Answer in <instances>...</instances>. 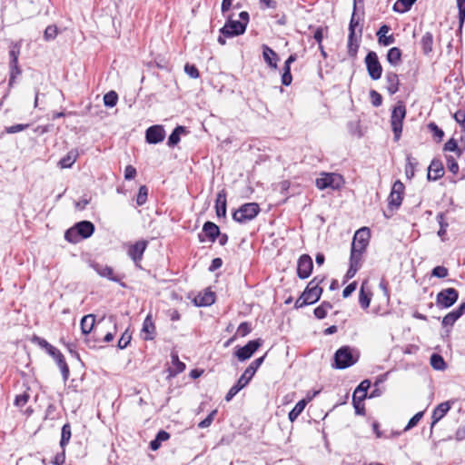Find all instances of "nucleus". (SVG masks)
<instances>
[{
    "label": "nucleus",
    "instance_id": "obj_1",
    "mask_svg": "<svg viewBox=\"0 0 465 465\" xmlns=\"http://www.w3.org/2000/svg\"><path fill=\"white\" fill-rule=\"evenodd\" d=\"M265 355L257 358L245 369L237 382L229 390L225 396V401H230L242 389H243L254 376L258 368L262 365Z\"/></svg>",
    "mask_w": 465,
    "mask_h": 465
},
{
    "label": "nucleus",
    "instance_id": "obj_2",
    "mask_svg": "<svg viewBox=\"0 0 465 465\" xmlns=\"http://www.w3.org/2000/svg\"><path fill=\"white\" fill-rule=\"evenodd\" d=\"M240 20H233L229 17L224 25L220 29L223 36L233 37L244 34L249 23L250 15L248 12L242 11L239 14Z\"/></svg>",
    "mask_w": 465,
    "mask_h": 465
},
{
    "label": "nucleus",
    "instance_id": "obj_3",
    "mask_svg": "<svg viewBox=\"0 0 465 465\" xmlns=\"http://www.w3.org/2000/svg\"><path fill=\"white\" fill-rule=\"evenodd\" d=\"M94 232V225L91 222L82 221L67 230L64 238L70 242H77L80 238L85 239L90 237Z\"/></svg>",
    "mask_w": 465,
    "mask_h": 465
},
{
    "label": "nucleus",
    "instance_id": "obj_4",
    "mask_svg": "<svg viewBox=\"0 0 465 465\" xmlns=\"http://www.w3.org/2000/svg\"><path fill=\"white\" fill-rule=\"evenodd\" d=\"M359 360V354L349 346H342L334 354V367L346 369L355 364Z\"/></svg>",
    "mask_w": 465,
    "mask_h": 465
},
{
    "label": "nucleus",
    "instance_id": "obj_5",
    "mask_svg": "<svg viewBox=\"0 0 465 465\" xmlns=\"http://www.w3.org/2000/svg\"><path fill=\"white\" fill-rule=\"evenodd\" d=\"M320 300V281L314 278L305 291L302 292L301 297L296 301L295 306L297 308L303 307L305 305L313 304Z\"/></svg>",
    "mask_w": 465,
    "mask_h": 465
},
{
    "label": "nucleus",
    "instance_id": "obj_6",
    "mask_svg": "<svg viewBox=\"0 0 465 465\" xmlns=\"http://www.w3.org/2000/svg\"><path fill=\"white\" fill-rule=\"evenodd\" d=\"M406 116V107L403 102L400 101L393 107L391 115V124L394 134V140L398 141L402 132V123Z\"/></svg>",
    "mask_w": 465,
    "mask_h": 465
},
{
    "label": "nucleus",
    "instance_id": "obj_7",
    "mask_svg": "<svg viewBox=\"0 0 465 465\" xmlns=\"http://www.w3.org/2000/svg\"><path fill=\"white\" fill-rule=\"evenodd\" d=\"M260 213L259 204L256 203H248L242 204L232 213V219L240 223H245L253 220Z\"/></svg>",
    "mask_w": 465,
    "mask_h": 465
},
{
    "label": "nucleus",
    "instance_id": "obj_8",
    "mask_svg": "<svg viewBox=\"0 0 465 465\" xmlns=\"http://www.w3.org/2000/svg\"><path fill=\"white\" fill-rule=\"evenodd\" d=\"M344 184L345 179L341 174L322 172V190L340 191Z\"/></svg>",
    "mask_w": 465,
    "mask_h": 465
},
{
    "label": "nucleus",
    "instance_id": "obj_9",
    "mask_svg": "<svg viewBox=\"0 0 465 465\" xmlns=\"http://www.w3.org/2000/svg\"><path fill=\"white\" fill-rule=\"evenodd\" d=\"M365 64L370 77L372 80H378L382 74V66L379 61L378 55L374 51H370L365 57Z\"/></svg>",
    "mask_w": 465,
    "mask_h": 465
},
{
    "label": "nucleus",
    "instance_id": "obj_10",
    "mask_svg": "<svg viewBox=\"0 0 465 465\" xmlns=\"http://www.w3.org/2000/svg\"><path fill=\"white\" fill-rule=\"evenodd\" d=\"M404 189L405 186L400 180H397L393 183L388 198V205L391 210L398 209L401 206L403 200Z\"/></svg>",
    "mask_w": 465,
    "mask_h": 465
},
{
    "label": "nucleus",
    "instance_id": "obj_11",
    "mask_svg": "<svg viewBox=\"0 0 465 465\" xmlns=\"http://www.w3.org/2000/svg\"><path fill=\"white\" fill-rule=\"evenodd\" d=\"M459 298V292L454 288L440 291L436 296V303L441 308H450Z\"/></svg>",
    "mask_w": 465,
    "mask_h": 465
},
{
    "label": "nucleus",
    "instance_id": "obj_12",
    "mask_svg": "<svg viewBox=\"0 0 465 465\" xmlns=\"http://www.w3.org/2000/svg\"><path fill=\"white\" fill-rule=\"evenodd\" d=\"M262 344V340L256 339L247 342L242 348H237L235 351V356L241 361H246L250 359L252 354L259 349V347Z\"/></svg>",
    "mask_w": 465,
    "mask_h": 465
},
{
    "label": "nucleus",
    "instance_id": "obj_13",
    "mask_svg": "<svg viewBox=\"0 0 465 465\" xmlns=\"http://www.w3.org/2000/svg\"><path fill=\"white\" fill-rule=\"evenodd\" d=\"M370 239V230L366 227H363L358 230L353 237L351 242V249L358 250L361 252H365Z\"/></svg>",
    "mask_w": 465,
    "mask_h": 465
},
{
    "label": "nucleus",
    "instance_id": "obj_14",
    "mask_svg": "<svg viewBox=\"0 0 465 465\" xmlns=\"http://www.w3.org/2000/svg\"><path fill=\"white\" fill-rule=\"evenodd\" d=\"M47 353L55 361L57 366L61 370L63 380L65 382L69 378L70 371L64 355L54 346L49 348V351Z\"/></svg>",
    "mask_w": 465,
    "mask_h": 465
},
{
    "label": "nucleus",
    "instance_id": "obj_15",
    "mask_svg": "<svg viewBox=\"0 0 465 465\" xmlns=\"http://www.w3.org/2000/svg\"><path fill=\"white\" fill-rule=\"evenodd\" d=\"M165 131L162 125L150 126L145 132V140L148 143L155 144L163 141Z\"/></svg>",
    "mask_w": 465,
    "mask_h": 465
},
{
    "label": "nucleus",
    "instance_id": "obj_16",
    "mask_svg": "<svg viewBox=\"0 0 465 465\" xmlns=\"http://www.w3.org/2000/svg\"><path fill=\"white\" fill-rule=\"evenodd\" d=\"M371 387L369 380L362 381L353 392L352 401L356 409V412L360 413L359 404L367 397V391Z\"/></svg>",
    "mask_w": 465,
    "mask_h": 465
},
{
    "label": "nucleus",
    "instance_id": "obj_17",
    "mask_svg": "<svg viewBox=\"0 0 465 465\" xmlns=\"http://www.w3.org/2000/svg\"><path fill=\"white\" fill-rule=\"evenodd\" d=\"M313 264L311 257L303 254L300 257L297 264V273L300 278H308L312 271Z\"/></svg>",
    "mask_w": 465,
    "mask_h": 465
},
{
    "label": "nucleus",
    "instance_id": "obj_18",
    "mask_svg": "<svg viewBox=\"0 0 465 465\" xmlns=\"http://www.w3.org/2000/svg\"><path fill=\"white\" fill-rule=\"evenodd\" d=\"M453 401H444L437 405V407L433 410L431 419L432 422L430 424V430L432 431L433 427L436 423H438L450 410Z\"/></svg>",
    "mask_w": 465,
    "mask_h": 465
},
{
    "label": "nucleus",
    "instance_id": "obj_19",
    "mask_svg": "<svg viewBox=\"0 0 465 465\" xmlns=\"http://www.w3.org/2000/svg\"><path fill=\"white\" fill-rule=\"evenodd\" d=\"M146 247V241H138L134 244L131 245L128 249V255L135 262L136 265H138V262H141Z\"/></svg>",
    "mask_w": 465,
    "mask_h": 465
},
{
    "label": "nucleus",
    "instance_id": "obj_20",
    "mask_svg": "<svg viewBox=\"0 0 465 465\" xmlns=\"http://www.w3.org/2000/svg\"><path fill=\"white\" fill-rule=\"evenodd\" d=\"M465 312V302L461 303L457 309L451 311L442 319L443 327H452L458 319H460Z\"/></svg>",
    "mask_w": 465,
    "mask_h": 465
},
{
    "label": "nucleus",
    "instance_id": "obj_21",
    "mask_svg": "<svg viewBox=\"0 0 465 465\" xmlns=\"http://www.w3.org/2000/svg\"><path fill=\"white\" fill-rule=\"evenodd\" d=\"M444 174L443 164L440 160L433 159L428 168L427 178L429 180L436 181L442 177Z\"/></svg>",
    "mask_w": 465,
    "mask_h": 465
},
{
    "label": "nucleus",
    "instance_id": "obj_22",
    "mask_svg": "<svg viewBox=\"0 0 465 465\" xmlns=\"http://www.w3.org/2000/svg\"><path fill=\"white\" fill-rule=\"evenodd\" d=\"M391 31V27L387 25H382L377 32L378 43L381 45L388 46L392 45L395 42V37L393 35H389L388 33Z\"/></svg>",
    "mask_w": 465,
    "mask_h": 465
},
{
    "label": "nucleus",
    "instance_id": "obj_23",
    "mask_svg": "<svg viewBox=\"0 0 465 465\" xmlns=\"http://www.w3.org/2000/svg\"><path fill=\"white\" fill-rule=\"evenodd\" d=\"M155 334V326L152 320V316L149 314L143 321V328H142V335L143 340L152 341L154 338Z\"/></svg>",
    "mask_w": 465,
    "mask_h": 465
},
{
    "label": "nucleus",
    "instance_id": "obj_24",
    "mask_svg": "<svg viewBox=\"0 0 465 465\" xmlns=\"http://www.w3.org/2000/svg\"><path fill=\"white\" fill-rule=\"evenodd\" d=\"M386 88L390 94H394L399 91L400 80L399 76L394 72H387L386 74Z\"/></svg>",
    "mask_w": 465,
    "mask_h": 465
},
{
    "label": "nucleus",
    "instance_id": "obj_25",
    "mask_svg": "<svg viewBox=\"0 0 465 465\" xmlns=\"http://www.w3.org/2000/svg\"><path fill=\"white\" fill-rule=\"evenodd\" d=\"M196 306H210L215 302V294L213 292L206 291L199 293L193 300Z\"/></svg>",
    "mask_w": 465,
    "mask_h": 465
},
{
    "label": "nucleus",
    "instance_id": "obj_26",
    "mask_svg": "<svg viewBox=\"0 0 465 465\" xmlns=\"http://www.w3.org/2000/svg\"><path fill=\"white\" fill-rule=\"evenodd\" d=\"M215 210L218 217L226 216V193L224 190H222L217 193L216 201H215Z\"/></svg>",
    "mask_w": 465,
    "mask_h": 465
},
{
    "label": "nucleus",
    "instance_id": "obj_27",
    "mask_svg": "<svg viewBox=\"0 0 465 465\" xmlns=\"http://www.w3.org/2000/svg\"><path fill=\"white\" fill-rule=\"evenodd\" d=\"M262 56L266 64L272 68H277V62L279 60L278 54L268 45H262Z\"/></svg>",
    "mask_w": 465,
    "mask_h": 465
},
{
    "label": "nucleus",
    "instance_id": "obj_28",
    "mask_svg": "<svg viewBox=\"0 0 465 465\" xmlns=\"http://www.w3.org/2000/svg\"><path fill=\"white\" fill-rule=\"evenodd\" d=\"M92 267L100 276L107 278L113 282L119 281V279L114 276V270L112 267H109L107 265H102L99 263H93Z\"/></svg>",
    "mask_w": 465,
    "mask_h": 465
},
{
    "label": "nucleus",
    "instance_id": "obj_29",
    "mask_svg": "<svg viewBox=\"0 0 465 465\" xmlns=\"http://www.w3.org/2000/svg\"><path fill=\"white\" fill-rule=\"evenodd\" d=\"M203 232L212 242H213L220 235V229L214 223L206 222L203 226Z\"/></svg>",
    "mask_w": 465,
    "mask_h": 465
},
{
    "label": "nucleus",
    "instance_id": "obj_30",
    "mask_svg": "<svg viewBox=\"0 0 465 465\" xmlns=\"http://www.w3.org/2000/svg\"><path fill=\"white\" fill-rule=\"evenodd\" d=\"M41 0H38V2L35 3L33 1H28L25 3L24 6L22 7V15L26 17H32L41 12L40 9V2Z\"/></svg>",
    "mask_w": 465,
    "mask_h": 465
},
{
    "label": "nucleus",
    "instance_id": "obj_31",
    "mask_svg": "<svg viewBox=\"0 0 465 465\" xmlns=\"http://www.w3.org/2000/svg\"><path fill=\"white\" fill-rule=\"evenodd\" d=\"M78 157L77 150H71L58 163L61 168H70Z\"/></svg>",
    "mask_w": 465,
    "mask_h": 465
},
{
    "label": "nucleus",
    "instance_id": "obj_32",
    "mask_svg": "<svg viewBox=\"0 0 465 465\" xmlns=\"http://www.w3.org/2000/svg\"><path fill=\"white\" fill-rule=\"evenodd\" d=\"M95 322V317L94 314H87L81 320V330L83 334H88L92 331Z\"/></svg>",
    "mask_w": 465,
    "mask_h": 465
},
{
    "label": "nucleus",
    "instance_id": "obj_33",
    "mask_svg": "<svg viewBox=\"0 0 465 465\" xmlns=\"http://www.w3.org/2000/svg\"><path fill=\"white\" fill-rule=\"evenodd\" d=\"M420 45L425 54H429L432 52L433 45V35L431 33H425L420 39Z\"/></svg>",
    "mask_w": 465,
    "mask_h": 465
},
{
    "label": "nucleus",
    "instance_id": "obj_34",
    "mask_svg": "<svg viewBox=\"0 0 465 465\" xmlns=\"http://www.w3.org/2000/svg\"><path fill=\"white\" fill-rule=\"evenodd\" d=\"M366 282H362L359 294V303L362 309H368L371 300V292H365Z\"/></svg>",
    "mask_w": 465,
    "mask_h": 465
},
{
    "label": "nucleus",
    "instance_id": "obj_35",
    "mask_svg": "<svg viewBox=\"0 0 465 465\" xmlns=\"http://www.w3.org/2000/svg\"><path fill=\"white\" fill-rule=\"evenodd\" d=\"M185 133V127L178 125L176 126L168 138L167 144L170 147L175 146L180 142L181 134Z\"/></svg>",
    "mask_w": 465,
    "mask_h": 465
},
{
    "label": "nucleus",
    "instance_id": "obj_36",
    "mask_svg": "<svg viewBox=\"0 0 465 465\" xmlns=\"http://www.w3.org/2000/svg\"><path fill=\"white\" fill-rule=\"evenodd\" d=\"M387 61L393 66L401 61V51L398 47H391L387 53Z\"/></svg>",
    "mask_w": 465,
    "mask_h": 465
},
{
    "label": "nucleus",
    "instance_id": "obj_37",
    "mask_svg": "<svg viewBox=\"0 0 465 465\" xmlns=\"http://www.w3.org/2000/svg\"><path fill=\"white\" fill-rule=\"evenodd\" d=\"M169 438H170V434H169L167 431H165V430H160V431L157 433V435H156L155 439H154V440H153L150 442V449H151L152 450H157L160 448L161 443H162L163 441H165V440H169Z\"/></svg>",
    "mask_w": 465,
    "mask_h": 465
},
{
    "label": "nucleus",
    "instance_id": "obj_38",
    "mask_svg": "<svg viewBox=\"0 0 465 465\" xmlns=\"http://www.w3.org/2000/svg\"><path fill=\"white\" fill-rule=\"evenodd\" d=\"M172 364L174 367V371L171 372V375H176L183 372L185 370V364L179 360L178 354L175 351L171 353Z\"/></svg>",
    "mask_w": 465,
    "mask_h": 465
},
{
    "label": "nucleus",
    "instance_id": "obj_39",
    "mask_svg": "<svg viewBox=\"0 0 465 465\" xmlns=\"http://www.w3.org/2000/svg\"><path fill=\"white\" fill-rule=\"evenodd\" d=\"M430 365L436 371H444L447 367L442 356L437 353L430 356Z\"/></svg>",
    "mask_w": 465,
    "mask_h": 465
},
{
    "label": "nucleus",
    "instance_id": "obj_40",
    "mask_svg": "<svg viewBox=\"0 0 465 465\" xmlns=\"http://www.w3.org/2000/svg\"><path fill=\"white\" fill-rule=\"evenodd\" d=\"M306 404L307 401L304 399L298 401L294 408L289 412V420L291 421H294L298 418V416L303 411Z\"/></svg>",
    "mask_w": 465,
    "mask_h": 465
},
{
    "label": "nucleus",
    "instance_id": "obj_41",
    "mask_svg": "<svg viewBox=\"0 0 465 465\" xmlns=\"http://www.w3.org/2000/svg\"><path fill=\"white\" fill-rule=\"evenodd\" d=\"M406 160H407V163H406V167H405V173H406L407 178L411 179L414 176L415 167L417 166L418 162L414 157H412L410 154L407 155Z\"/></svg>",
    "mask_w": 465,
    "mask_h": 465
},
{
    "label": "nucleus",
    "instance_id": "obj_42",
    "mask_svg": "<svg viewBox=\"0 0 465 465\" xmlns=\"http://www.w3.org/2000/svg\"><path fill=\"white\" fill-rule=\"evenodd\" d=\"M363 252H364L351 249L350 264L361 268Z\"/></svg>",
    "mask_w": 465,
    "mask_h": 465
},
{
    "label": "nucleus",
    "instance_id": "obj_43",
    "mask_svg": "<svg viewBox=\"0 0 465 465\" xmlns=\"http://www.w3.org/2000/svg\"><path fill=\"white\" fill-rule=\"evenodd\" d=\"M416 0H398L393 6V9L398 12H404L411 9Z\"/></svg>",
    "mask_w": 465,
    "mask_h": 465
},
{
    "label": "nucleus",
    "instance_id": "obj_44",
    "mask_svg": "<svg viewBox=\"0 0 465 465\" xmlns=\"http://www.w3.org/2000/svg\"><path fill=\"white\" fill-rule=\"evenodd\" d=\"M118 101V95L114 91H110L104 96V104L107 107H114Z\"/></svg>",
    "mask_w": 465,
    "mask_h": 465
},
{
    "label": "nucleus",
    "instance_id": "obj_45",
    "mask_svg": "<svg viewBox=\"0 0 465 465\" xmlns=\"http://www.w3.org/2000/svg\"><path fill=\"white\" fill-rule=\"evenodd\" d=\"M70 439H71V426L69 423H66L62 428L61 440H60L61 447H64V445L68 444Z\"/></svg>",
    "mask_w": 465,
    "mask_h": 465
},
{
    "label": "nucleus",
    "instance_id": "obj_46",
    "mask_svg": "<svg viewBox=\"0 0 465 465\" xmlns=\"http://www.w3.org/2000/svg\"><path fill=\"white\" fill-rule=\"evenodd\" d=\"M10 66V78H9V86H13L15 78L21 74L22 71L18 65V63L9 64Z\"/></svg>",
    "mask_w": 465,
    "mask_h": 465
},
{
    "label": "nucleus",
    "instance_id": "obj_47",
    "mask_svg": "<svg viewBox=\"0 0 465 465\" xmlns=\"http://www.w3.org/2000/svg\"><path fill=\"white\" fill-rule=\"evenodd\" d=\"M20 44L15 43L11 46V49L9 51V57L10 62L9 64H15L18 63V57L20 55Z\"/></svg>",
    "mask_w": 465,
    "mask_h": 465
},
{
    "label": "nucleus",
    "instance_id": "obj_48",
    "mask_svg": "<svg viewBox=\"0 0 465 465\" xmlns=\"http://www.w3.org/2000/svg\"><path fill=\"white\" fill-rule=\"evenodd\" d=\"M444 151L449 152H455L457 153L458 157H460L462 152L458 147L457 141L453 138L450 139L445 144H444Z\"/></svg>",
    "mask_w": 465,
    "mask_h": 465
},
{
    "label": "nucleus",
    "instance_id": "obj_49",
    "mask_svg": "<svg viewBox=\"0 0 465 465\" xmlns=\"http://www.w3.org/2000/svg\"><path fill=\"white\" fill-rule=\"evenodd\" d=\"M148 196V189L145 185H142L139 188V192L136 197V203L137 205L141 206L144 204L147 201Z\"/></svg>",
    "mask_w": 465,
    "mask_h": 465
},
{
    "label": "nucleus",
    "instance_id": "obj_50",
    "mask_svg": "<svg viewBox=\"0 0 465 465\" xmlns=\"http://www.w3.org/2000/svg\"><path fill=\"white\" fill-rule=\"evenodd\" d=\"M132 340V335L128 331H125L118 341L117 347L121 350L125 349Z\"/></svg>",
    "mask_w": 465,
    "mask_h": 465
},
{
    "label": "nucleus",
    "instance_id": "obj_51",
    "mask_svg": "<svg viewBox=\"0 0 465 465\" xmlns=\"http://www.w3.org/2000/svg\"><path fill=\"white\" fill-rule=\"evenodd\" d=\"M447 167L448 170L453 174H457L459 172V164L456 162L455 158L451 155L446 156Z\"/></svg>",
    "mask_w": 465,
    "mask_h": 465
},
{
    "label": "nucleus",
    "instance_id": "obj_52",
    "mask_svg": "<svg viewBox=\"0 0 465 465\" xmlns=\"http://www.w3.org/2000/svg\"><path fill=\"white\" fill-rule=\"evenodd\" d=\"M423 414H424V411H419L417 412L408 422V424L406 425V427L404 428V431H407V430H410L411 429H412L413 427H415L419 421L421 420V418L423 417Z\"/></svg>",
    "mask_w": 465,
    "mask_h": 465
},
{
    "label": "nucleus",
    "instance_id": "obj_53",
    "mask_svg": "<svg viewBox=\"0 0 465 465\" xmlns=\"http://www.w3.org/2000/svg\"><path fill=\"white\" fill-rule=\"evenodd\" d=\"M57 35V27L55 25H49L45 28L44 37L46 41L53 40Z\"/></svg>",
    "mask_w": 465,
    "mask_h": 465
},
{
    "label": "nucleus",
    "instance_id": "obj_54",
    "mask_svg": "<svg viewBox=\"0 0 465 465\" xmlns=\"http://www.w3.org/2000/svg\"><path fill=\"white\" fill-rule=\"evenodd\" d=\"M457 5L459 9V22L461 27L465 21V0H457Z\"/></svg>",
    "mask_w": 465,
    "mask_h": 465
},
{
    "label": "nucleus",
    "instance_id": "obj_55",
    "mask_svg": "<svg viewBox=\"0 0 465 465\" xmlns=\"http://www.w3.org/2000/svg\"><path fill=\"white\" fill-rule=\"evenodd\" d=\"M251 331H252V328H251L250 323L247 322H242L238 326L236 334H238L242 337H244V336L248 335L251 332Z\"/></svg>",
    "mask_w": 465,
    "mask_h": 465
},
{
    "label": "nucleus",
    "instance_id": "obj_56",
    "mask_svg": "<svg viewBox=\"0 0 465 465\" xmlns=\"http://www.w3.org/2000/svg\"><path fill=\"white\" fill-rule=\"evenodd\" d=\"M32 341L40 346L41 348L45 349L46 352L49 351V348L54 347L46 340L38 336H34Z\"/></svg>",
    "mask_w": 465,
    "mask_h": 465
},
{
    "label": "nucleus",
    "instance_id": "obj_57",
    "mask_svg": "<svg viewBox=\"0 0 465 465\" xmlns=\"http://www.w3.org/2000/svg\"><path fill=\"white\" fill-rule=\"evenodd\" d=\"M370 98L373 106L379 107L380 105H381L382 97L377 91L371 90L370 92Z\"/></svg>",
    "mask_w": 465,
    "mask_h": 465
},
{
    "label": "nucleus",
    "instance_id": "obj_58",
    "mask_svg": "<svg viewBox=\"0 0 465 465\" xmlns=\"http://www.w3.org/2000/svg\"><path fill=\"white\" fill-rule=\"evenodd\" d=\"M185 73L193 79H196L199 77V71L197 67L194 64H186L184 66Z\"/></svg>",
    "mask_w": 465,
    "mask_h": 465
},
{
    "label": "nucleus",
    "instance_id": "obj_59",
    "mask_svg": "<svg viewBox=\"0 0 465 465\" xmlns=\"http://www.w3.org/2000/svg\"><path fill=\"white\" fill-rule=\"evenodd\" d=\"M292 77L291 74V68H288L287 66H283V73L282 75V84L283 85H290L292 84Z\"/></svg>",
    "mask_w": 465,
    "mask_h": 465
},
{
    "label": "nucleus",
    "instance_id": "obj_60",
    "mask_svg": "<svg viewBox=\"0 0 465 465\" xmlns=\"http://www.w3.org/2000/svg\"><path fill=\"white\" fill-rule=\"evenodd\" d=\"M448 273V269L444 266H436L431 272V275L438 278H444Z\"/></svg>",
    "mask_w": 465,
    "mask_h": 465
},
{
    "label": "nucleus",
    "instance_id": "obj_61",
    "mask_svg": "<svg viewBox=\"0 0 465 465\" xmlns=\"http://www.w3.org/2000/svg\"><path fill=\"white\" fill-rule=\"evenodd\" d=\"M216 413H217L216 410L213 411L203 420H202L198 424V427L201 428V429H204V428L209 427L212 424V422H213Z\"/></svg>",
    "mask_w": 465,
    "mask_h": 465
},
{
    "label": "nucleus",
    "instance_id": "obj_62",
    "mask_svg": "<svg viewBox=\"0 0 465 465\" xmlns=\"http://www.w3.org/2000/svg\"><path fill=\"white\" fill-rule=\"evenodd\" d=\"M28 127H29V124H15V125L6 127L5 128V132L7 134H15V133H18V132L25 131Z\"/></svg>",
    "mask_w": 465,
    "mask_h": 465
},
{
    "label": "nucleus",
    "instance_id": "obj_63",
    "mask_svg": "<svg viewBox=\"0 0 465 465\" xmlns=\"http://www.w3.org/2000/svg\"><path fill=\"white\" fill-rule=\"evenodd\" d=\"M358 44L354 43L353 38H351V35H349V41H348V54L350 56L354 57L357 54L358 52Z\"/></svg>",
    "mask_w": 465,
    "mask_h": 465
},
{
    "label": "nucleus",
    "instance_id": "obj_64",
    "mask_svg": "<svg viewBox=\"0 0 465 465\" xmlns=\"http://www.w3.org/2000/svg\"><path fill=\"white\" fill-rule=\"evenodd\" d=\"M453 118L455 121L460 124V125L462 127V129L465 131V112L462 110L457 111L453 114Z\"/></svg>",
    "mask_w": 465,
    "mask_h": 465
}]
</instances>
